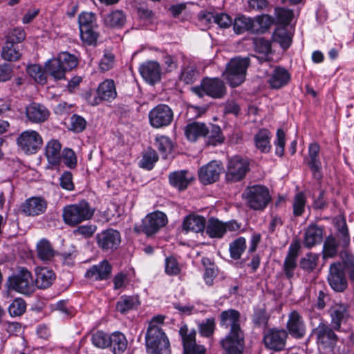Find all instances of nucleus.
<instances>
[{
	"mask_svg": "<svg viewBox=\"0 0 354 354\" xmlns=\"http://www.w3.org/2000/svg\"><path fill=\"white\" fill-rule=\"evenodd\" d=\"M109 335L103 331H97L91 337L93 344L100 348H105L109 346Z\"/></svg>",
	"mask_w": 354,
	"mask_h": 354,
	"instance_id": "nucleus-56",
	"label": "nucleus"
},
{
	"mask_svg": "<svg viewBox=\"0 0 354 354\" xmlns=\"http://www.w3.org/2000/svg\"><path fill=\"white\" fill-rule=\"evenodd\" d=\"M95 212V209L85 200L66 205L63 209L62 217L64 223L71 227L90 220Z\"/></svg>",
	"mask_w": 354,
	"mask_h": 354,
	"instance_id": "nucleus-3",
	"label": "nucleus"
},
{
	"mask_svg": "<svg viewBox=\"0 0 354 354\" xmlns=\"http://www.w3.org/2000/svg\"><path fill=\"white\" fill-rule=\"evenodd\" d=\"M156 146L164 154L165 158H167V154L171 153L173 148L171 141L168 137L164 136L156 138Z\"/></svg>",
	"mask_w": 354,
	"mask_h": 354,
	"instance_id": "nucleus-54",
	"label": "nucleus"
},
{
	"mask_svg": "<svg viewBox=\"0 0 354 354\" xmlns=\"http://www.w3.org/2000/svg\"><path fill=\"white\" fill-rule=\"evenodd\" d=\"M142 77L149 84H154L161 78V68L155 61H148L142 63L139 67Z\"/></svg>",
	"mask_w": 354,
	"mask_h": 354,
	"instance_id": "nucleus-19",
	"label": "nucleus"
},
{
	"mask_svg": "<svg viewBox=\"0 0 354 354\" xmlns=\"http://www.w3.org/2000/svg\"><path fill=\"white\" fill-rule=\"evenodd\" d=\"M300 248V243L298 240L293 241L289 246L283 266V270L288 279H291L294 276L295 270L297 266V260Z\"/></svg>",
	"mask_w": 354,
	"mask_h": 354,
	"instance_id": "nucleus-17",
	"label": "nucleus"
},
{
	"mask_svg": "<svg viewBox=\"0 0 354 354\" xmlns=\"http://www.w3.org/2000/svg\"><path fill=\"white\" fill-rule=\"evenodd\" d=\"M221 325L230 328L228 335L221 341L227 354H242L244 346V333L240 326V313L230 309L221 313Z\"/></svg>",
	"mask_w": 354,
	"mask_h": 354,
	"instance_id": "nucleus-1",
	"label": "nucleus"
},
{
	"mask_svg": "<svg viewBox=\"0 0 354 354\" xmlns=\"http://www.w3.org/2000/svg\"><path fill=\"white\" fill-rule=\"evenodd\" d=\"M249 65L248 57H235L230 61L223 75L231 86H238L244 82Z\"/></svg>",
	"mask_w": 354,
	"mask_h": 354,
	"instance_id": "nucleus-6",
	"label": "nucleus"
},
{
	"mask_svg": "<svg viewBox=\"0 0 354 354\" xmlns=\"http://www.w3.org/2000/svg\"><path fill=\"white\" fill-rule=\"evenodd\" d=\"M112 267L106 260H103L100 263L93 266L89 268L85 277L92 280H106L111 274Z\"/></svg>",
	"mask_w": 354,
	"mask_h": 354,
	"instance_id": "nucleus-22",
	"label": "nucleus"
},
{
	"mask_svg": "<svg viewBox=\"0 0 354 354\" xmlns=\"http://www.w3.org/2000/svg\"><path fill=\"white\" fill-rule=\"evenodd\" d=\"M245 248L246 243L245 238L239 237L235 239L230 244V257L235 260L240 259Z\"/></svg>",
	"mask_w": 354,
	"mask_h": 354,
	"instance_id": "nucleus-46",
	"label": "nucleus"
},
{
	"mask_svg": "<svg viewBox=\"0 0 354 354\" xmlns=\"http://www.w3.org/2000/svg\"><path fill=\"white\" fill-rule=\"evenodd\" d=\"M56 59L59 63H61L62 66L65 71L73 69L77 64V60L75 56L67 52H62L59 53Z\"/></svg>",
	"mask_w": 354,
	"mask_h": 354,
	"instance_id": "nucleus-49",
	"label": "nucleus"
},
{
	"mask_svg": "<svg viewBox=\"0 0 354 354\" xmlns=\"http://www.w3.org/2000/svg\"><path fill=\"white\" fill-rule=\"evenodd\" d=\"M126 15L122 10H115L104 18V23L106 26L112 28H120L126 23Z\"/></svg>",
	"mask_w": 354,
	"mask_h": 354,
	"instance_id": "nucleus-33",
	"label": "nucleus"
},
{
	"mask_svg": "<svg viewBox=\"0 0 354 354\" xmlns=\"http://www.w3.org/2000/svg\"><path fill=\"white\" fill-rule=\"evenodd\" d=\"M55 279V273L47 268L36 269L35 283L39 288L45 289L50 286Z\"/></svg>",
	"mask_w": 354,
	"mask_h": 354,
	"instance_id": "nucleus-30",
	"label": "nucleus"
},
{
	"mask_svg": "<svg viewBox=\"0 0 354 354\" xmlns=\"http://www.w3.org/2000/svg\"><path fill=\"white\" fill-rule=\"evenodd\" d=\"M215 329V320L208 318L199 324V332L201 335L209 337L213 335Z\"/></svg>",
	"mask_w": 354,
	"mask_h": 354,
	"instance_id": "nucleus-57",
	"label": "nucleus"
},
{
	"mask_svg": "<svg viewBox=\"0 0 354 354\" xmlns=\"http://www.w3.org/2000/svg\"><path fill=\"white\" fill-rule=\"evenodd\" d=\"M270 133L266 129H261L254 136L257 148L262 152H268L271 149Z\"/></svg>",
	"mask_w": 354,
	"mask_h": 354,
	"instance_id": "nucleus-39",
	"label": "nucleus"
},
{
	"mask_svg": "<svg viewBox=\"0 0 354 354\" xmlns=\"http://www.w3.org/2000/svg\"><path fill=\"white\" fill-rule=\"evenodd\" d=\"M306 198L303 192L297 193L293 199V214L295 216H301L304 212Z\"/></svg>",
	"mask_w": 354,
	"mask_h": 354,
	"instance_id": "nucleus-53",
	"label": "nucleus"
},
{
	"mask_svg": "<svg viewBox=\"0 0 354 354\" xmlns=\"http://www.w3.org/2000/svg\"><path fill=\"white\" fill-rule=\"evenodd\" d=\"M164 319V316L157 315L149 322L145 337L149 354H170L169 339L160 327Z\"/></svg>",
	"mask_w": 354,
	"mask_h": 354,
	"instance_id": "nucleus-2",
	"label": "nucleus"
},
{
	"mask_svg": "<svg viewBox=\"0 0 354 354\" xmlns=\"http://www.w3.org/2000/svg\"><path fill=\"white\" fill-rule=\"evenodd\" d=\"M26 114L30 122L41 123L48 119L49 111L44 105L33 102L26 107Z\"/></svg>",
	"mask_w": 354,
	"mask_h": 354,
	"instance_id": "nucleus-23",
	"label": "nucleus"
},
{
	"mask_svg": "<svg viewBox=\"0 0 354 354\" xmlns=\"http://www.w3.org/2000/svg\"><path fill=\"white\" fill-rule=\"evenodd\" d=\"M322 237V228L317 225H310L306 230L304 245L306 248H310L321 243Z\"/></svg>",
	"mask_w": 354,
	"mask_h": 354,
	"instance_id": "nucleus-27",
	"label": "nucleus"
},
{
	"mask_svg": "<svg viewBox=\"0 0 354 354\" xmlns=\"http://www.w3.org/2000/svg\"><path fill=\"white\" fill-rule=\"evenodd\" d=\"M273 23L274 19L268 15H262L253 18V33L266 32Z\"/></svg>",
	"mask_w": 354,
	"mask_h": 354,
	"instance_id": "nucleus-37",
	"label": "nucleus"
},
{
	"mask_svg": "<svg viewBox=\"0 0 354 354\" xmlns=\"http://www.w3.org/2000/svg\"><path fill=\"white\" fill-rule=\"evenodd\" d=\"M17 143L24 153H35L41 147L42 138L37 131L27 130L19 135Z\"/></svg>",
	"mask_w": 354,
	"mask_h": 354,
	"instance_id": "nucleus-12",
	"label": "nucleus"
},
{
	"mask_svg": "<svg viewBox=\"0 0 354 354\" xmlns=\"http://www.w3.org/2000/svg\"><path fill=\"white\" fill-rule=\"evenodd\" d=\"M193 177L185 170L174 171L169 176L170 184L180 191L187 189Z\"/></svg>",
	"mask_w": 354,
	"mask_h": 354,
	"instance_id": "nucleus-29",
	"label": "nucleus"
},
{
	"mask_svg": "<svg viewBox=\"0 0 354 354\" xmlns=\"http://www.w3.org/2000/svg\"><path fill=\"white\" fill-rule=\"evenodd\" d=\"M71 130L75 133L83 131L86 127V121L84 118L74 114L71 118Z\"/></svg>",
	"mask_w": 354,
	"mask_h": 354,
	"instance_id": "nucleus-62",
	"label": "nucleus"
},
{
	"mask_svg": "<svg viewBox=\"0 0 354 354\" xmlns=\"http://www.w3.org/2000/svg\"><path fill=\"white\" fill-rule=\"evenodd\" d=\"M223 167L219 162L213 160L201 168L198 177L204 185L211 184L218 180Z\"/></svg>",
	"mask_w": 354,
	"mask_h": 354,
	"instance_id": "nucleus-18",
	"label": "nucleus"
},
{
	"mask_svg": "<svg viewBox=\"0 0 354 354\" xmlns=\"http://www.w3.org/2000/svg\"><path fill=\"white\" fill-rule=\"evenodd\" d=\"M179 334L182 337L184 354H205L203 346L196 343V332L194 329L189 330L187 325L180 327Z\"/></svg>",
	"mask_w": 354,
	"mask_h": 354,
	"instance_id": "nucleus-14",
	"label": "nucleus"
},
{
	"mask_svg": "<svg viewBox=\"0 0 354 354\" xmlns=\"http://www.w3.org/2000/svg\"><path fill=\"white\" fill-rule=\"evenodd\" d=\"M95 15L91 12H82L79 15L78 23L80 30H83V28L87 29L90 27H93L95 22Z\"/></svg>",
	"mask_w": 354,
	"mask_h": 354,
	"instance_id": "nucleus-61",
	"label": "nucleus"
},
{
	"mask_svg": "<svg viewBox=\"0 0 354 354\" xmlns=\"http://www.w3.org/2000/svg\"><path fill=\"white\" fill-rule=\"evenodd\" d=\"M205 230L209 237L221 239L226 232V226L225 223L212 217L207 221Z\"/></svg>",
	"mask_w": 354,
	"mask_h": 354,
	"instance_id": "nucleus-31",
	"label": "nucleus"
},
{
	"mask_svg": "<svg viewBox=\"0 0 354 354\" xmlns=\"http://www.w3.org/2000/svg\"><path fill=\"white\" fill-rule=\"evenodd\" d=\"M97 94L99 100H114L117 96V92L113 80H106L102 82L97 89Z\"/></svg>",
	"mask_w": 354,
	"mask_h": 354,
	"instance_id": "nucleus-28",
	"label": "nucleus"
},
{
	"mask_svg": "<svg viewBox=\"0 0 354 354\" xmlns=\"http://www.w3.org/2000/svg\"><path fill=\"white\" fill-rule=\"evenodd\" d=\"M80 31L82 41L88 45L96 44L98 38V33L93 29V27H90L87 29L83 28V30Z\"/></svg>",
	"mask_w": 354,
	"mask_h": 354,
	"instance_id": "nucleus-55",
	"label": "nucleus"
},
{
	"mask_svg": "<svg viewBox=\"0 0 354 354\" xmlns=\"http://www.w3.org/2000/svg\"><path fill=\"white\" fill-rule=\"evenodd\" d=\"M198 75L194 66H187L182 71L180 80L187 84H192L197 80Z\"/></svg>",
	"mask_w": 354,
	"mask_h": 354,
	"instance_id": "nucleus-51",
	"label": "nucleus"
},
{
	"mask_svg": "<svg viewBox=\"0 0 354 354\" xmlns=\"http://www.w3.org/2000/svg\"><path fill=\"white\" fill-rule=\"evenodd\" d=\"M37 250L39 258L44 261H49L55 255V250L50 243L46 239H42L38 242Z\"/></svg>",
	"mask_w": 354,
	"mask_h": 354,
	"instance_id": "nucleus-41",
	"label": "nucleus"
},
{
	"mask_svg": "<svg viewBox=\"0 0 354 354\" xmlns=\"http://www.w3.org/2000/svg\"><path fill=\"white\" fill-rule=\"evenodd\" d=\"M252 27V18L244 15L235 18L233 24L234 30L236 34H242L246 31L253 33Z\"/></svg>",
	"mask_w": 354,
	"mask_h": 354,
	"instance_id": "nucleus-40",
	"label": "nucleus"
},
{
	"mask_svg": "<svg viewBox=\"0 0 354 354\" xmlns=\"http://www.w3.org/2000/svg\"><path fill=\"white\" fill-rule=\"evenodd\" d=\"M61 144L57 140H50L46 146V156L52 165H58L61 160Z\"/></svg>",
	"mask_w": 354,
	"mask_h": 354,
	"instance_id": "nucleus-32",
	"label": "nucleus"
},
{
	"mask_svg": "<svg viewBox=\"0 0 354 354\" xmlns=\"http://www.w3.org/2000/svg\"><path fill=\"white\" fill-rule=\"evenodd\" d=\"M114 59L115 57L111 53L105 51L99 64L100 71L104 72L110 70L113 66Z\"/></svg>",
	"mask_w": 354,
	"mask_h": 354,
	"instance_id": "nucleus-64",
	"label": "nucleus"
},
{
	"mask_svg": "<svg viewBox=\"0 0 354 354\" xmlns=\"http://www.w3.org/2000/svg\"><path fill=\"white\" fill-rule=\"evenodd\" d=\"M248 170L247 161L238 156L234 157L228 162L225 179L231 183L240 181L245 178Z\"/></svg>",
	"mask_w": 354,
	"mask_h": 354,
	"instance_id": "nucleus-13",
	"label": "nucleus"
},
{
	"mask_svg": "<svg viewBox=\"0 0 354 354\" xmlns=\"http://www.w3.org/2000/svg\"><path fill=\"white\" fill-rule=\"evenodd\" d=\"M6 286L9 290L30 295L33 291L32 274L27 269L21 268L17 274L8 278Z\"/></svg>",
	"mask_w": 354,
	"mask_h": 354,
	"instance_id": "nucleus-8",
	"label": "nucleus"
},
{
	"mask_svg": "<svg viewBox=\"0 0 354 354\" xmlns=\"http://www.w3.org/2000/svg\"><path fill=\"white\" fill-rule=\"evenodd\" d=\"M139 305L138 299L133 297H122L117 302L116 309L122 314L136 308Z\"/></svg>",
	"mask_w": 354,
	"mask_h": 354,
	"instance_id": "nucleus-45",
	"label": "nucleus"
},
{
	"mask_svg": "<svg viewBox=\"0 0 354 354\" xmlns=\"http://www.w3.org/2000/svg\"><path fill=\"white\" fill-rule=\"evenodd\" d=\"M47 207L46 201L40 197H32L22 205L23 212L28 216H37L44 213Z\"/></svg>",
	"mask_w": 354,
	"mask_h": 354,
	"instance_id": "nucleus-25",
	"label": "nucleus"
},
{
	"mask_svg": "<svg viewBox=\"0 0 354 354\" xmlns=\"http://www.w3.org/2000/svg\"><path fill=\"white\" fill-rule=\"evenodd\" d=\"M158 160V156L156 151L151 148H149L143 153L139 165L143 169L151 170Z\"/></svg>",
	"mask_w": 354,
	"mask_h": 354,
	"instance_id": "nucleus-43",
	"label": "nucleus"
},
{
	"mask_svg": "<svg viewBox=\"0 0 354 354\" xmlns=\"http://www.w3.org/2000/svg\"><path fill=\"white\" fill-rule=\"evenodd\" d=\"M19 46L17 44L6 41L2 48L1 57L8 62H15L21 57Z\"/></svg>",
	"mask_w": 354,
	"mask_h": 354,
	"instance_id": "nucleus-36",
	"label": "nucleus"
},
{
	"mask_svg": "<svg viewBox=\"0 0 354 354\" xmlns=\"http://www.w3.org/2000/svg\"><path fill=\"white\" fill-rule=\"evenodd\" d=\"M288 337V333L285 329L270 328L264 330L263 343L266 348L279 352L285 349Z\"/></svg>",
	"mask_w": 354,
	"mask_h": 354,
	"instance_id": "nucleus-9",
	"label": "nucleus"
},
{
	"mask_svg": "<svg viewBox=\"0 0 354 354\" xmlns=\"http://www.w3.org/2000/svg\"><path fill=\"white\" fill-rule=\"evenodd\" d=\"M328 281L330 287L336 292H343L346 290L347 281L340 263H333L330 265Z\"/></svg>",
	"mask_w": 354,
	"mask_h": 354,
	"instance_id": "nucleus-16",
	"label": "nucleus"
},
{
	"mask_svg": "<svg viewBox=\"0 0 354 354\" xmlns=\"http://www.w3.org/2000/svg\"><path fill=\"white\" fill-rule=\"evenodd\" d=\"M338 243L336 239L329 236L326 237L323 245V257L324 258H333L337 254Z\"/></svg>",
	"mask_w": 354,
	"mask_h": 354,
	"instance_id": "nucleus-47",
	"label": "nucleus"
},
{
	"mask_svg": "<svg viewBox=\"0 0 354 354\" xmlns=\"http://www.w3.org/2000/svg\"><path fill=\"white\" fill-rule=\"evenodd\" d=\"M192 91L200 97L207 95L214 99H221L226 95L227 89L223 80L218 77H205L200 86L192 88Z\"/></svg>",
	"mask_w": 354,
	"mask_h": 354,
	"instance_id": "nucleus-7",
	"label": "nucleus"
},
{
	"mask_svg": "<svg viewBox=\"0 0 354 354\" xmlns=\"http://www.w3.org/2000/svg\"><path fill=\"white\" fill-rule=\"evenodd\" d=\"M328 314L331 319V325L333 328L338 330L342 323H345L349 318L348 308L342 304H335L328 309Z\"/></svg>",
	"mask_w": 354,
	"mask_h": 354,
	"instance_id": "nucleus-21",
	"label": "nucleus"
},
{
	"mask_svg": "<svg viewBox=\"0 0 354 354\" xmlns=\"http://www.w3.org/2000/svg\"><path fill=\"white\" fill-rule=\"evenodd\" d=\"M286 328L288 333L296 339L304 337L306 326L301 316L297 311H292L289 314Z\"/></svg>",
	"mask_w": 354,
	"mask_h": 354,
	"instance_id": "nucleus-20",
	"label": "nucleus"
},
{
	"mask_svg": "<svg viewBox=\"0 0 354 354\" xmlns=\"http://www.w3.org/2000/svg\"><path fill=\"white\" fill-rule=\"evenodd\" d=\"M167 223V217L162 212L156 211L147 214L142 220L141 225L135 230L139 232H143L147 236H151L159 231Z\"/></svg>",
	"mask_w": 354,
	"mask_h": 354,
	"instance_id": "nucleus-10",
	"label": "nucleus"
},
{
	"mask_svg": "<svg viewBox=\"0 0 354 354\" xmlns=\"http://www.w3.org/2000/svg\"><path fill=\"white\" fill-rule=\"evenodd\" d=\"M242 197L246 205L254 210L264 209L271 201L268 189L260 185L246 187Z\"/></svg>",
	"mask_w": 354,
	"mask_h": 354,
	"instance_id": "nucleus-5",
	"label": "nucleus"
},
{
	"mask_svg": "<svg viewBox=\"0 0 354 354\" xmlns=\"http://www.w3.org/2000/svg\"><path fill=\"white\" fill-rule=\"evenodd\" d=\"M207 137V143L209 145H217L224 140L221 128L218 126L212 124L210 128H207V133H205Z\"/></svg>",
	"mask_w": 354,
	"mask_h": 354,
	"instance_id": "nucleus-42",
	"label": "nucleus"
},
{
	"mask_svg": "<svg viewBox=\"0 0 354 354\" xmlns=\"http://www.w3.org/2000/svg\"><path fill=\"white\" fill-rule=\"evenodd\" d=\"M45 73L52 76L55 80H62L65 77L66 71L56 58L48 60L45 65Z\"/></svg>",
	"mask_w": 354,
	"mask_h": 354,
	"instance_id": "nucleus-38",
	"label": "nucleus"
},
{
	"mask_svg": "<svg viewBox=\"0 0 354 354\" xmlns=\"http://www.w3.org/2000/svg\"><path fill=\"white\" fill-rule=\"evenodd\" d=\"M61 158H62L64 163L71 169L77 166V156L71 149H64L61 155Z\"/></svg>",
	"mask_w": 354,
	"mask_h": 354,
	"instance_id": "nucleus-58",
	"label": "nucleus"
},
{
	"mask_svg": "<svg viewBox=\"0 0 354 354\" xmlns=\"http://www.w3.org/2000/svg\"><path fill=\"white\" fill-rule=\"evenodd\" d=\"M26 71L37 83L44 84L46 82L45 73L40 66L37 64L30 65L27 67Z\"/></svg>",
	"mask_w": 354,
	"mask_h": 354,
	"instance_id": "nucleus-50",
	"label": "nucleus"
},
{
	"mask_svg": "<svg viewBox=\"0 0 354 354\" xmlns=\"http://www.w3.org/2000/svg\"><path fill=\"white\" fill-rule=\"evenodd\" d=\"M319 261V255L308 253L300 259V268L306 272H310L316 269Z\"/></svg>",
	"mask_w": 354,
	"mask_h": 354,
	"instance_id": "nucleus-44",
	"label": "nucleus"
},
{
	"mask_svg": "<svg viewBox=\"0 0 354 354\" xmlns=\"http://www.w3.org/2000/svg\"><path fill=\"white\" fill-rule=\"evenodd\" d=\"M334 330L333 326L324 321H321L313 329V335L315 336L318 348L322 354H335L338 337Z\"/></svg>",
	"mask_w": 354,
	"mask_h": 354,
	"instance_id": "nucleus-4",
	"label": "nucleus"
},
{
	"mask_svg": "<svg viewBox=\"0 0 354 354\" xmlns=\"http://www.w3.org/2000/svg\"><path fill=\"white\" fill-rule=\"evenodd\" d=\"M205 225L206 219L205 217L200 215L189 214L184 218L182 227L186 232L199 233L204 232Z\"/></svg>",
	"mask_w": 354,
	"mask_h": 354,
	"instance_id": "nucleus-24",
	"label": "nucleus"
},
{
	"mask_svg": "<svg viewBox=\"0 0 354 354\" xmlns=\"http://www.w3.org/2000/svg\"><path fill=\"white\" fill-rule=\"evenodd\" d=\"M26 308V304L25 301L21 298H17L9 306L8 312L12 317H18L25 313Z\"/></svg>",
	"mask_w": 354,
	"mask_h": 354,
	"instance_id": "nucleus-52",
	"label": "nucleus"
},
{
	"mask_svg": "<svg viewBox=\"0 0 354 354\" xmlns=\"http://www.w3.org/2000/svg\"><path fill=\"white\" fill-rule=\"evenodd\" d=\"M174 119L172 109L166 104H160L153 107L149 113V120L153 128L169 126Z\"/></svg>",
	"mask_w": 354,
	"mask_h": 354,
	"instance_id": "nucleus-11",
	"label": "nucleus"
},
{
	"mask_svg": "<svg viewBox=\"0 0 354 354\" xmlns=\"http://www.w3.org/2000/svg\"><path fill=\"white\" fill-rule=\"evenodd\" d=\"M26 38V33L22 28H16L8 32L6 41H10L19 45Z\"/></svg>",
	"mask_w": 354,
	"mask_h": 354,
	"instance_id": "nucleus-59",
	"label": "nucleus"
},
{
	"mask_svg": "<svg viewBox=\"0 0 354 354\" xmlns=\"http://www.w3.org/2000/svg\"><path fill=\"white\" fill-rule=\"evenodd\" d=\"M272 39L274 41L279 43L283 49L289 48L292 43V39L285 28L277 29L272 35Z\"/></svg>",
	"mask_w": 354,
	"mask_h": 354,
	"instance_id": "nucleus-48",
	"label": "nucleus"
},
{
	"mask_svg": "<svg viewBox=\"0 0 354 354\" xmlns=\"http://www.w3.org/2000/svg\"><path fill=\"white\" fill-rule=\"evenodd\" d=\"M274 12L278 22L281 24H289L293 17V12L289 9L277 8Z\"/></svg>",
	"mask_w": 354,
	"mask_h": 354,
	"instance_id": "nucleus-60",
	"label": "nucleus"
},
{
	"mask_svg": "<svg viewBox=\"0 0 354 354\" xmlns=\"http://www.w3.org/2000/svg\"><path fill=\"white\" fill-rule=\"evenodd\" d=\"M109 346L113 354H121L127 347V340L122 333L115 332L109 337Z\"/></svg>",
	"mask_w": 354,
	"mask_h": 354,
	"instance_id": "nucleus-35",
	"label": "nucleus"
},
{
	"mask_svg": "<svg viewBox=\"0 0 354 354\" xmlns=\"http://www.w3.org/2000/svg\"><path fill=\"white\" fill-rule=\"evenodd\" d=\"M97 243L103 251H113L119 246L121 238L118 231L109 229L96 236Z\"/></svg>",
	"mask_w": 354,
	"mask_h": 354,
	"instance_id": "nucleus-15",
	"label": "nucleus"
},
{
	"mask_svg": "<svg viewBox=\"0 0 354 354\" xmlns=\"http://www.w3.org/2000/svg\"><path fill=\"white\" fill-rule=\"evenodd\" d=\"M207 133V127L204 123L197 122H192L185 127V133L188 140L194 142L199 137H205Z\"/></svg>",
	"mask_w": 354,
	"mask_h": 354,
	"instance_id": "nucleus-34",
	"label": "nucleus"
},
{
	"mask_svg": "<svg viewBox=\"0 0 354 354\" xmlns=\"http://www.w3.org/2000/svg\"><path fill=\"white\" fill-rule=\"evenodd\" d=\"M290 79V75L286 69L276 67L268 80L269 85L272 88H280L286 85Z\"/></svg>",
	"mask_w": 354,
	"mask_h": 354,
	"instance_id": "nucleus-26",
	"label": "nucleus"
},
{
	"mask_svg": "<svg viewBox=\"0 0 354 354\" xmlns=\"http://www.w3.org/2000/svg\"><path fill=\"white\" fill-rule=\"evenodd\" d=\"M97 230V226L95 225H84L77 227L73 233L75 235H81L84 238L91 237Z\"/></svg>",
	"mask_w": 354,
	"mask_h": 354,
	"instance_id": "nucleus-63",
	"label": "nucleus"
}]
</instances>
